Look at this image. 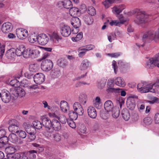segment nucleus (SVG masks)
Returning <instances> with one entry per match:
<instances>
[{
	"mask_svg": "<svg viewBox=\"0 0 159 159\" xmlns=\"http://www.w3.org/2000/svg\"><path fill=\"white\" fill-rule=\"evenodd\" d=\"M39 68V66L37 63L32 64L29 65V69L30 72H36Z\"/></svg>",
	"mask_w": 159,
	"mask_h": 159,
	"instance_id": "31",
	"label": "nucleus"
},
{
	"mask_svg": "<svg viewBox=\"0 0 159 159\" xmlns=\"http://www.w3.org/2000/svg\"><path fill=\"white\" fill-rule=\"evenodd\" d=\"M48 115L51 117H54L58 119L59 120L60 122L62 124H66V122H67V120L66 117L64 115H61L59 116L56 115L55 113H49Z\"/></svg>",
	"mask_w": 159,
	"mask_h": 159,
	"instance_id": "12",
	"label": "nucleus"
},
{
	"mask_svg": "<svg viewBox=\"0 0 159 159\" xmlns=\"http://www.w3.org/2000/svg\"><path fill=\"white\" fill-rule=\"evenodd\" d=\"M25 130L28 134L36 132V130L35 128L30 125H27L26 128Z\"/></svg>",
	"mask_w": 159,
	"mask_h": 159,
	"instance_id": "45",
	"label": "nucleus"
},
{
	"mask_svg": "<svg viewBox=\"0 0 159 159\" xmlns=\"http://www.w3.org/2000/svg\"><path fill=\"white\" fill-rule=\"evenodd\" d=\"M39 48H36L35 49H32V58H35L38 57L40 54V51L39 50Z\"/></svg>",
	"mask_w": 159,
	"mask_h": 159,
	"instance_id": "41",
	"label": "nucleus"
},
{
	"mask_svg": "<svg viewBox=\"0 0 159 159\" xmlns=\"http://www.w3.org/2000/svg\"><path fill=\"white\" fill-rule=\"evenodd\" d=\"M84 19L85 23L88 25H92L93 22V19L91 16H85Z\"/></svg>",
	"mask_w": 159,
	"mask_h": 159,
	"instance_id": "36",
	"label": "nucleus"
},
{
	"mask_svg": "<svg viewBox=\"0 0 159 159\" xmlns=\"http://www.w3.org/2000/svg\"><path fill=\"white\" fill-rule=\"evenodd\" d=\"M10 125L8 127V129L11 132H14L18 133L20 129L19 124L17 121L15 120L12 119L9 122Z\"/></svg>",
	"mask_w": 159,
	"mask_h": 159,
	"instance_id": "4",
	"label": "nucleus"
},
{
	"mask_svg": "<svg viewBox=\"0 0 159 159\" xmlns=\"http://www.w3.org/2000/svg\"><path fill=\"white\" fill-rule=\"evenodd\" d=\"M11 24L9 22L4 23L2 26V30L5 33H7L10 32L12 30Z\"/></svg>",
	"mask_w": 159,
	"mask_h": 159,
	"instance_id": "18",
	"label": "nucleus"
},
{
	"mask_svg": "<svg viewBox=\"0 0 159 159\" xmlns=\"http://www.w3.org/2000/svg\"><path fill=\"white\" fill-rule=\"evenodd\" d=\"M20 83L19 81L16 79H14L11 80L9 83L10 85L15 88H17L19 86Z\"/></svg>",
	"mask_w": 159,
	"mask_h": 159,
	"instance_id": "44",
	"label": "nucleus"
},
{
	"mask_svg": "<svg viewBox=\"0 0 159 159\" xmlns=\"http://www.w3.org/2000/svg\"><path fill=\"white\" fill-rule=\"evenodd\" d=\"M37 151L35 150H32L28 152L27 154L30 159H34L36 157V154Z\"/></svg>",
	"mask_w": 159,
	"mask_h": 159,
	"instance_id": "38",
	"label": "nucleus"
},
{
	"mask_svg": "<svg viewBox=\"0 0 159 159\" xmlns=\"http://www.w3.org/2000/svg\"><path fill=\"white\" fill-rule=\"evenodd\" d=\"M87 99V95L85 93H81L79 97V103L84 105L86 103Z\"/></svg>",
	"mask_w": 159,
	"mask_h": 159,
	"instance_id": "23",
	"label": "nucleus"
},
{
	"mask_svg": "<svg viewBox=\"0 0 159 159\" xmlns=\"http://www.w3.org/2000/svg\"><path fill=\"white\" fill-rule=\"evenodd\" d=\"M61 33L63 36L67 37L71 34V29L69 26L64 25L61 29Z\"/></svg>",
	"mask_w": 159,
	"mask_h": 159,
	"instance_id": "13",
	"label": "nucleus"
},
{
	"mask_svg": "<svg viewBox=\"0 0 159 159\" xmlns=\"http://www.w3.org/2000/svg\"><path fill=\"white\" fill-rule=\"evenodd\" d=\"M119 19L120 21V24H123L126 21V20L124 18L122 15H120L119 16Z\"/></svg>",
	"mask_w": 159,
	"mask_h": 159,
	"instance_id": "63",
	"label": "nucleus"
},
{
	"mask_svg": "<svg viewBox=\"0 0 159 159\" xmlns=\"http://www.w3.org/2000/svg\"><path fill=\"white\" fill-rule=\"evenodd\" d=\"M107 82V80L103 79H102L100 82V87L101 88H103L105 86Z\"/></svg>",
	"mask_w": 159,
	"mask_h": 159,
	"instance_id": "61",
	"label": "nucleus"
},
{
	"mask_svg": "<svg viewBox=\"0 0 159 159\" xmlns=\"http://www.w3.org/2000/svg\"><path fill=\"white\" fill-rule=\"evenodd\" d=\"M74 111L79 116H82L84 113V110L81 104L79 102H75L73 105Z\"/></svg>",
	"mask_w": 159,
	"mask_h": 159,
	"instance_id": "10",
	"label": "nucleus"
},
{
	"mask_svg": "<svg viewBox=\"0 0 159 159\" xmlns=\"http://www.w3.org/2000/svg\"><path fill=\"white\" fill-rule=\"evenodd\" d=\"M71 23L75 28H78L81 25L80 20L77 16L72 17L71 20Z\"/></svg>",
	"mask_w": 159,
	"mask_h": 159,
	"instance_id": "19",
	"label": "nucleus"
},
{
	"mask_svg": "<svg viewBox=\"0 0 159 159\" xmlns=\"http://www.w3.org/2000/svg\"><path fill=\"white\" fill-rule=\"evenodd\" d=\"M42 122L43 125L46 128L50 130L52 127V121L48 117H43L42 119Z\"/></svg>",
	"mask_w": 159,
	"mask_h": 159,
	"instance_id": "14",
	"label": "nucleus"
},
{
	"mask_svg": "<svg viewBox=\"0 0 159 159\" xmlns=\"http://www.w3.org/2000/svg\"><path fill=\"white\" fill-rule=\"evenodd\" d=\"M89 116L91 118L95 119L97 116V111L95 108L92 106L89 107L87 109Z\"/></svg>",
	"mask_w": 159,
	"mask_h": 159,
	"instance_id": "17",
	"label": "nucleus"
},
{
	"mask_svg": "<svg viewBox=\"0 0 159 159\" xmlns=\"http://www.w3.org/2000/svg\"><path fill=\"white\" fill-rule=\"evenodd\" d=\"M15 49L14 48L10 49L6 52L5 55L8 59L14 58L15 55Z\"/></svg>",
	"mask_w": 159,
	"mask_h": 159,
	"instance_id": "30",
	"label": "nucleus"
},
{
	"mask_svg": "<svg viewBox=\"0 0 159 159\" xmlns=\"http://www.w3.org/2000/svg\"><path fill=\"white\" fill-rule=\"evenodd\" d=\"M52 127L55 130H58L61 129V124L57 120L53 119L52 120Z\"/></svg>",
	"mask_w": 159,
	"mask_h": 159,
	"instance_id": "26",
	"label": "nucleus"
},
{
	"mask_svg": "<svg viewBox=\"0 0 159 159\" xmlns=\"http://www.w3.org/2000/svg\"><path fill=\"white\" fill-rule=\"evenodd\" d=\"M120 53L119 52L112 53H108L107 55L111 57L116 58L120 55Z\"/></svg>",
	"mask_w": 159,
	"mask_h": 159,
	"instance_id": "55",
	"label": "nucleus"
},
{
	"mask_svg": "<svg viewBox=\"0 0 159 159\" xmlns=\"http://www.w3.org/2000/svg\"><path fill=\"white\" fill-rule=\"evenodd\" d=\"M143 125H149L152 124V120L150 117L144 118L143 120Z\"/></svg>",
	"mask_w": 159,
	"mask_h": 159,
	"instance_id": "47",
	"label": "nucleus"
},
{
	"mask_svg": "<svg viewBox=\"0 0 159 159\" xmlns=\"http://www.w3.org/2000/svg\"><path fill=\"white\" fill-rule=\"evenodd\" d=\"M137 107L138 111L140 112L143 111L145 107L143 103L141 101H139L138 102Z\"/></svg>",
	"mask_w": 159,
	"mask_h": 159,
	"instance_id": "42",
	"label": "nucleus"
},
{
	"mask_svg": "<svg viewBox=\"0 0 159 159\" xmlns=\"http://www.w3.org/2000/svg\"><path fill=\"white\" fill-rule=\"evenodd\" d=\"M134 13L136 14V18L134 20V22L139 25L144 22L148 16L145 12L140 9H136L134 10Z\"/></svg>",
	"mask_w": 159,
	"mask_h": 159,
	"instance_id": "1",
	"label": "nucleus"
},
{
	"mask_svg": "<svg viewBox=\"0 0 159 159\" xmlns=\"http://www.w3.org/2000/svg\"><path fill=\"white\" fill-rule=\"evenodd\" d=\"M89 62L88 60H83L80 65V69L82 70L86 69L89 67Z\"/></svg>",
	"mask_w": 159,
	"mask_h": 159,
	"instance_id": "32",
	"label": "nucleus"
},
{
	"mask_svg": "<svg viewBox=\"0 0 159 159\" xmlns=\"http://www.w3.org/2000/svg\"><path fill=\"white\" fill-rule=\"evenodd\" d=\"M53 66V63L50 60L46 59L42 62L41 67L42 69L44 71H48L50 70Z\"/></svg>",
	"mask_w": 159,
	"mask_h": 159,
	"instance_id": "6",
	"label": "nucleus"
},
{
	"mask_svg": "<svg viewBox=\"0 0 159 159\" xmlns=\"http://www.w3.org/2000/svg\"><path fill=\"white\" fill-rule=\"evenodd\" d=\"M57 64L59 66L64 68L67 65L68 62L66 59L61 58L58 60Z\"/></svg>",
	"mask_w": 159,
	"mask_h": 159,
	"instance_id": "28",
	"label": "nucleus"
},
{
	"mask_svg": "<svg viewBox=\"0 0 159 159\" xmlns=\"http://www.w3.org/2000/svg\"><path fill=\"white\" fill-rule=\"evenodd\" d=\"M49 41V38L45 34H40L37 37V41L39 44L42 45L46 44Z\"/></svg>",
	"mask_w": 159,
	"mask_h": 159,
	"instance_id": "9",
	"label": "nucleus"
},
{
	"mask_svg": "<svg viewBox=\"0 0 159 159\" xmlns=\"http://www.w3.org/2000/svg\"><path fill=\"white\" fill-rule=\"evenodd\" d=\"M146 40H154L155 42L159 41V32L150 30L145 33L143 36L142 40L145 42Z\"/></svg>",
	"mask_w": 159,
	"mask_h": 159,
	"instance_id": "2",
	"label": "nucleus"
},
{
	"mask_svg": "<svg viewBox=\"0 0 159 159\" xmlns=\"http://www.w3.org/2000/svg\"><path fill=\"white\" fill-rule=\"evenodd\" d=\"M19 135V137L21 138H25L26 136V134L25 132L23 130H20V131L19 130L18 133H17Z\"/></svg>",
	"mask_w": 159,
	"mask_h": 159,
	"instance_id": "53",
	"label": "nucleus"
},
{
	"mask_svg": "<svg viewBox=\"0 0 159 159\" xmlns=\"http://www.w3.org/2000/svg\"><path fill=\"white\" fill-rule=\"evenodd\" d=\"M119 114L120 111L118 108H115L113 109L112 110V116L113 118H117L119 116Z\"/></svg>",
	"mask_w": 159,
	"mask_h": 159,
	"instance_id": "48",
	"label": "nucleus"
},
{
	"mask_svg": "<svg viewBox=\"0 0 159 159\" xmlns=\"http://www.w3.org/2000/svg\"><path fill=\"white\" fill-rule=\"evenodd\" d=\"M115 80L113 79H109L108 80L107 84L111 88L113 86Z\"/></svg>",
	"mask_w": 159,
	"mask_h": 159,
	"instance_id": "60",
	"label": "nucleus"
},
{
	"mask_svg": "<svg viewBox=\"0 0 159 159\" xmlns=\"http://www.w3.org/2000/svg\"><path fill=\"white\" fill-rule=\"evenodd\" d=\"M34 127L35 129H40L42 128V123L40 121L38 120L34 121L33 123Z\"/></svg>",
	"mask_w": 159,
	"mask_h": 159,
	"instance_id": "43",
	"label": "nucleus"
},
{
	"mask_svg": "<svg viewBox=\"0 0 159 159\" xmlns=\"http://www.w3.org/2000/svg\"><path fill=\"white\" fill-rule=\"evenodd\" d=\"M67 123L70 127L73 129L75 128L76 127L75 124L73 120H68Z\"/></svg>",
	"mask_w": 159,
	"mask_h": 159,
	"instance_id": "54",
	"label": "nucleus"
},
{
	"mask_svg": "<svg viewBox=\"0 0 159 159\" xmlns=\"http://www.w3.org/2000/svg\"><path fill=\"white\" fill-rule=\"evenodd\" d=\"M33 78L36 84H40L45 81V76L43 73H38L34 75Z\"/></svg>",
	"mask_w": 159,
	"mask_h": 159,
	"instance_id": "8",
	"label": "nucleus"
},
{
	"mask_svg": "<svg viewBox=\"0 0 159 159\" xmlns=\"http://www.w3.org/2000/svg\"><path fill=\"white\" fill-rule=\"evenodd\" d=\"M25 49V47L22 46H19L15 50V55H16L18 56H21L22 54H23Z\"/></svg>",
	"mask_w": 159,
	"mask_h": 159,
	"instance_id": "34",
	"label": "nucleus"
},
{
	"mask_svg": "<svg viewBox=\"0 0 159 159\" xmlns=\"http://www.w3.org/2000/svg\"><path fill=\"white\" fill-rule=\"evenodd\" d=\"M9 140L11 142L16 144H21L23 143L21 139L19 138L16 134L12 133L9 134Z\"/></svg>",
	"mask_w": 159,
	"mask_h": 159,
	"instance_id": "11",
	"label": "nucleus"
},
{
	"mask_svg": "<svg viewBox=\"0 0 159 159\" xmlns=\"http://www.w3.org/2000/svg\"><path fill=\"white\" fill-rule=\"evenodd\" d=\"M68 104L66 101H63L61 102L60 103V108L62 111L64 112L67 111V108Z\"/></svg>",
	"mask_w": 159,
	"mask_h": 159,
	"instance_id": "35",
	"label": "nucleus"
},
{
	"mask_svg": "<svg viewBox=\"0 0 159 159\" xmlns=\"http://www.w3.org/2000/svg\"><path fill=\"white\" fill-rule=\"evenodd\" d=\"M87 12L91 16H94L96 13L95 9L93 7H89L87 10Z\"/></svg>",
	"mask_w": 159,
	"mask_h": 159,
	"instance_id": "46",
	"label": "nucleus"
},
{
	"mask_svg": "<svg viewBox=\"0 0 159 159\" xmlns=\"http://www.w3.org/2000/svg\"><path fill=\"white\" fill-rule=\"evenodd\" d=\"M151 82H142L138 84L137 85L138 91L142 93L150 92L152 84Z\"/></svg>",
	"mask_w": 159,
	"mask_h": 159,
	"instance_id": "3",
	"label": "nucleus"
},
{
	"mask_svg": "<svg viewBox=\"0 0 159 159\" xmlns=\"http://www.w3.org/2000/svg\"><path fill=\"white\" fill-rule=\"evenodd\" d=\"M148 102L151 104H153L155 103H158L159 99L156 97H154L152 98L151 101H148Z\"/></svg>",
	"mask_w": 159,
	"mask_h": 159,
	"instance_id": "58",
	"label": "nucleus"
},
{
	"mask_svg": "<svg viewBox=\"0 0 159 159\" xmlns=\"http://www.w3.org/2000/svg\"><path fill=\"white\" fill-rule=\"evenodd\" d=\"M122 115L123 118L126 121L128 120L130 117V115L127 110H123L122 112Z\"/></svg>",
	"mask_w": 159,
	"mask_h": 159,
	"instance_id": "39",
	"label": "nucleus"
},
{
	"mask_svg": "<svg viewBox=\"0 0 159 159\" xmlns=\"http://www.w3.org/2000/svg\"><path fill=\"white\" fill-rule=\"evenodd\" d=\"M68 115L70 118L73 120H75L78 118V115L75 111H69Z\"/></svg>",
	"mask_w": 159,
	"mask_h": 159,
	"instance_id": "40",
	"label": "nucleus"
},
{
	"mask_svg": "<svg viewBox=\"0 0 159 159\" xmlns=\"http://www.w3.org/2000/svg\"><path fill=\"white\" fill-rule=\"evenodd\" d=\"M112 68L113 69L114 73L116 74L118 71V67L117 66V63L114 60L112 61Z\"/></svg>",
	"mask_w": 159,
	"mask_h": 159,
	"instance_id": "52",
	"label": "nucleus"
},
{
	"mask_svg": "<svg viewBox=\"0 0 159 159\" xmlns=\"http://www.w3.org/2000/svg\"><path fill=\"white\" fill-rule=\"evenodd\" d=\"M30 42L31 43H33L37 40V37L35 36H30L28 39Z\"/></svg>",
	"mask_w": 159,
	"mask_h": 159,
	"instance_id": "57",
	"label": "nucleus"
},
{
	"mask_svg": "<svg viewBox=\"0 0 159 159\" xmlns=\"http://www.w3.org/2000/svg\"><path fill=\"white\" fill-rule=\"evenodd\" d=\"M83 37V33L80 32L75 37H72V39L74 41L77 42L80 40Z\"/></svg>",
	"mask_w": 159,
	"mask_h": 159,
	"instance_id": "49",
	"label": "nucleus"
},
{
	"mask_svg": "<svg viewBox=\"0 0 159 159\" xmlns=\"http://www.w3.org/2000/svg\"><path fill=\"white\" fill-rule=\"evenodd\" d=\"M59 5H62L66 9H70L72 6L71 2L70 0H65L64 1H59L58 2Z\"/></svg>",
	"mask_w": 159,
	"mask_h": 159,
	"instance_id": "21",
	"label": "nucleus"
},
{
	"mask_svg": "<svg viewBox=\"0 0 159 159\" xmlns=\"http://www.w3.org/2000/svg\"><path fill=\"white\" fill-rule=\"evenodd\" d=\"M157 59V54L152 57L150 58L146 61L145 67L148 69H152L155 67L157 66V63L158 61Z\"/></svg>",
	"mask_w": 159,
	"mask_h": 159,
	"instance_id": "5",
	"label": "nucleus"
},
{
	"mask_svg": "<svg viewBox=\"0 0 159 159\" xmlns=\"http://www.w3.org/2000/svg\"><path fill=\"white\" fill-rule=\"evenodd\" d=\"M16 34L17 37L21 39H25L28 35L27 30L21 28L16 29Z\"/></svg>",
	"mask_w": 159,
	"mask_h": 159,
	"instance_id": "7",
	"label": "nucleus"
},
{
	"mask_svg": "<svg viewBox=\"0 0 159 159\" xmlns=\"http://www.w3.org/2000/svg\"><path fill=\"white\" fill-rule=\"evenodd\" d=\"M14 93L16 94V96H18L20 97H23L25 94V90L21 88H17L16 90H14Z\"/></svg>",
	"mask_w": 159,
	"mask_h": 159,
	"instance_id": "29",
	"label": "nucleus"
},
{
	"mask_svg": "<svg viewBox=\"0 0 159 159\" xmlns=\"http://www.w3.org/2000/svg\"><path fill=\"white\" fill-rule=\"evenodd\" d=\"M2 100L6 103L9 102L11 99V96L9 93L4 92L2 93Z\"/></svg>",
	"mask_w": 159,
	"mask_h": 159,
	"instance_id": "24",
	"label": "nucleus"
},
{
	"mask_svg": "<svg viewBox=\"0 0 159 159\" xmlns=\"http://www.w3.org/2000/svg\"><path fill=\"white\" fill-rule=\"evenodd\" d=\"M125 8L123 5L116 6L112 8V13L116 15H118Z\"/></svg>",
	"mask_w": 159,
	"mask_h": 159,
	"instance_id": "15",
	"label": "nucleus"
},
{
	"mask_svg": "<svg viewBox=\"0 0 159 159\" xmlns=\"http://www.w3.org/2000/svg\"><path fill=\"white\" fill-rule=\"evenodd\" d=\"M36 132H34V133H31L30 134H29V135H28V136L29 137V139L31 141L34 140L35 139L36 136Z\"/></svg>",
	"mask_w": 159,
	"mask_h": 159,
	"instance_id": "56",
	"label": "nucleus"
},
{
	"mask_svg": "<svg viewBox=\"0 0 159 159\" xmlns=\"http://www.w3.org/2000/svg\"><path fill=\"white\" fill-rule=\"evenodd\" d=\"M127 107L129 109L133 110L135 107V103L134 99L131 98H129L126 101Z\"/></svg>",
	"mask_w": 159,
	"mask_h": 159,
	"instance_id": "16",
	"label": "nucleus"
},
{
	"mask_svg": "<svg viewBox=\"0 0 159 159\" xmlns=\"http://www.w3.org/2000/svg\"><path fill=\"white\" fill-rule=\"evenodd\" d=\"M102 4L106 8H109L111 4L107 0H105L104 2H102Z\"/></svg>",
	"mask_w": 159,
	"mask_h": 159,
	"instance_id": "62",
	"label": "nucleus"
},
{
	"mask_svg": "<svg viewBox=\"0 0 159 159\" xmlns=\"http://www.w3.org/2000/svg\"><path fill=\"white\" fill-rule=\"evenodd\" d=\"M110 25H111L118 26L120 24V23L118 20H112L111 22H109Z\"/></svg>",
	"mask_w": 159,
	"mask_h": 159,
	"instance_id": "59",
	"label": "nucleus"
},
{
	"mask_svg": "<svg viewBox=\"0 0 159 159\" xmlns=\"http://www.w3.org/2000/svg\"><path fill=\"white\" fill-rule=\"evenodd\" d=\"M115 82L116 85L119 87H124L126 85L124 80L121 77L116 78L115 80Z\"/></svg>",
	"mask_w": 159,
	"mask_h": 159,
	"instance_id": "25",
	"label": "nucleus"
},
{
	"mask_svg": "<svg viewBox=\"0 0 159 159\" xmlns=\"http://www.w3.org/2000/svg\"><path fill=\"white\" fill-rule=\"evenodd\" d=\"M104 108L107 112L110 111L114 108L113 103L111 100L107 101L105 102Z\"/></svg>",
	"mask_w": 159,
	"mask_h": 159,
	"instance_id": "22",
	"label": "nucleus"
},
{
	"mask_svg": "<svg viewBox=\"0 0 159 159\" xmlns=\"http://www.w3.org/2000/svg\"><path fill=\"white\" fill-rule=\"evenodd\" d=\"M9 139V137H7V136H5L0 138V141L5 145L8 143Z\"/></svg>",
	"mask_w": 159,
	"mask_h": 159,
	"instance_id": "51",
	"label": "nucleus"
},
{
	"mask_svg": "<svg viewBox=\"0 0 159 159\" xmlns=\"http://www.w3.org/2000/svg\"><path fill=\"white\" fill-rule=\"evenodd\" d=\"M151 84H152V85L151 87L150 92L159 93V85L157 83L152 82Z\"/></svg>",
	"mask_w": 159,
	"mask_h": 159,
	"instance_id": "33",
	"label": "nucleus"
},
{
	"mask_svg": "<svg viewBox=\"0 0 159 159\" xmlns=\"http://www.w3.org/2000/svg\"><path fill=\"white\" fill-rule=\"evenodd\" d=\"M55 140L57 141H59L61 139V137L60 134L58 133H56L53 137Z\"/></svg>",
	"mask_w": 159,
	"mask_h": 159,
	"instance_id": "64",
	"label": "nucleus"
},
{
	"mask_svg": "<svg viewBox=\"0 0 159 159\" xmlns=\"http://www.w3.org/2000/svg\"><path fill=\"white\" fill-rule=\"evenodd\" d=\"M18 148L17 146H15L13 145H10L6 147L5 148V150L7 152L8 154L11 153H14L16 150Z\"/></svg>",
	"mask_w": 159,
	"mask_h": 159,
	"instance_id": "27",
	"label": "nucleus"
},
{
	"mask_svg": "<svg viewBox=\"0 0 159 159\" xmlns=\"http://www.w3.org/2000/svg\"><path fill=\"white\" fill-rule=\"evenodd\" d=\"M69 14L73 17H76V16H79L81 14L80 10L76 7H71L70 9Z\"/></svg>",
	"mask_w": 159,
	"mask_h": 159,
	"instance_id": "20",
	"label": "nucleus"
},
{
	"mask_svg": "<svg viewBox=\"0 0 159 159\" xmlns=\"http://www.w3.org/2000/svg\"><path fill=\"white\" fill-rule=\"evenodd\" d=\"M93 105L97 109L99 108V97H97L95 100L93 101Z\"/></svg>",
	"mask_w": 159,
	"mask_h": 159,
	"instance_id": "50",
	"label": "nucleus"
},
{
	"mask_svg": "<svg viewBox=\"0 0 159 159\" xmlns=\"http://www.w3.org/2000/svg\"><path fill=\"white\" fill-rule=\"evenodd\" d=\"M60 70L57 68L54 69L51 71V75L54 78L58 77L60 76Z\"/></svg>",
	"mask_w": 159,
	"mask_h": 159,
	"instance_id": "37",
	"label": "nucleus"
}]
</instances>
